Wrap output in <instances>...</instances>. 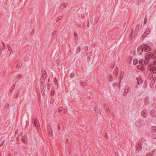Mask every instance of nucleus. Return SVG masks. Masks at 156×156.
I'll return each instance as SVG.
<instances>
[{"label":"nucleus","instance_id":"49530a36","mask_svg":"<svg viewBox=\"0 0 156 156\" xmlns=\"http://www.w3.org/2000/svg\"><path fill=\"white\" fill-rule=\"evenodd\" d=\"M153 64L154 65L156 64V60L154 61L153 63Z\"/></svg>","mask_w":156,"mask_h":156},{"label":"nucleus","instance_id":"e433bc0d","mask_svg":"<svg viewBox=\"0 0 156 156\" xmlns=\"http://www.w3.org/2000/svg\"><path fill=\"white\" fill-rule=\"evenodd\" d=\"M106 110L108 112H109V108L108 107H105Z\"/></svg>","mask_w":156,"mask_h":156},{"label":"nucleus","instance_id":"de8ad7c7","mask_svg":"<svg viewBox=\"0 0 156 156\" xmlns=\"http://www.w3.org/2000/svg\"><path fill=\"white\" fill-rule=\"evenodd\" d=\"M68 142H69V140H68V139H66V143H68Z\"/></svg>","mask_w":156,"mask_h":156},{"label":"nucleus","instance_id":"4d7b16f0","mask_svg":"<svg viewBox=\"0 0 156 156\" xmlns=\"http://www.w3.org/2000/svg\"><path fill=\"white\" fill-rule=\"evenodd\" d=\"M136 88H138V86L137 85L136 86Z\"/></svg>","mask_w":156,"mask_h":156},{"label":"nucleus","instance_id":"09e8293b","mask_svg":"<svg viewBox=\"0 0 156 156\" xmlns=\"http://www.w3.org/2000/svg\"><path fill=\"white\" fill-rule=\"evenodd\" d=\"M15 133L16 134H17V133H18V130H16V131H15Z\"/></svg>","mask_w":156,"mask_h":156},{"label":"nucleus","instance_id":"2eb2a0df","mask_svg":"<svg viewBox=\"0 0 156 156\" xmlns=\"http://www.w3.org/2000/svg\"><path fill=\"white\" fill-rule=\"evenodd\" d=\"M155 150H153L148 154H147L146 156H153L154 154Z\"/></svg>","mask_w":156,"mask_h":156},{"label":"nucleus","instance_id":"13d9d810","mask_svg":"<svg viewBox=\"0 0 156 156\" xmlns=\"http://www.w3.org/2000/svg\"><path fill=\"white\" fill-rule=\"evenodd\" d=\"M1 155V153L0 152V156Z\"/></svg>","mask_w":156,"mask_h":156},{"label":"nucleus","instance_id":"6e6552de","mask_svg":"<svg viewBox=\"0 0 156 156\" xmlns=\"http://www.w3.org/2000/svg\"><path fill=\"white\" fill-rule=\"evenodd\" d=\"M145 142L146 140L143 137H141L140 139L138 144L139 145L142 146V145H143V144Z\"/></svg>","mask_w":156,"mask_h":156},{"label":"nucleus","instance_id":"a211bd4d","mask_svg":"<svg viewBox=\"0 0 156 156\" xmlns=\"http://www.w3.org/2000/svg\"><path fill=\"white\" fill-rule=\"evenodd\" d=\"M66 7L65 4L64 3H62L61 5L60 8L61 9H63L65 8Z\"/></svg>","mask_w":156,"mask_h":156},{"label":"nucleus","instance_id":"bf43d9fd","mask_svg":"<svg viewBox=\"0 0 156 156\" xmlns=\"http://www.w3.org/2000/svg\"><path fill=\"white\" fill-rule=\"evenodd\" d=\"M154 138H155V139H156V137H154Z\"/></svg>","mask_w":156,"mask_h":156},{"label":"nucleus","instance_id":"5701e85b","mask_svg":"<svg viewBox=\"0 0 156 156\" xmlns=\"http://www.w3.org/2000/svg\"><path fill=\"white\" fill-rule=\"evenodd\" d=\"M80 51V47H78L77 48L76 50V52L77 53H79Z\"/></svg>","mask_w":156,"mask_h":156},{"label":"nucleus","instance_id":"6e6d98bb","mask_svg":"<svg viewBox=\"0 0 156 156\" xmlns=\"http://www.w3.org/2000/svg\"><path fill=\"white\" fill-rule=\"evenodd\" d=\"M32 32L33 33H34V31L33 30L32 31Z\"/></svg>","mask_w":156,"mask_h":156},{"label":"nucleus","instance_id":"ea45409f","mask_svg":"<svg viewBox=\"0 0 156 156\" xmlns=\"http://www.w3.org/2000/svg\"><path fill=\"white\" fill-rule=\"evenodd\" d=\"M81 84L82 85V86H83V85H84L85 83L83 82H81Z\"/></svg>","mask_w":156,"mask_h":156},{"label":"nucleus","instance_id":"2f4dec72","mask_svg":"<svg viewBox=\"0 0 156 156\" xmlns=\"http://www.w3.org/2000/svg\"><path fill=\"white\" fill-rule=\"evenodd\" d=\"M109 80L110 81H112V78L111 75L109 76Z\"/></svg>","mask_w":156,"mask_h":156},{"label":"nucleus","instance_id":"6ab92c4d","mask_svg":"<svg viewBox=\"0 0 156 156\" xmlns=\"http://www.w3.org/2000/svg\"><path fill=\"white\" fill-rule=\"evenodd\" d=\"M22 66L21 63L20 62L18 63L16 65V67L17 69H19Z\"/></svg>","mask_w":156,"mask_h":156},{"label":"nucleus","instance_id":"79ce46f5","mask_svg":"<svg viewBox=\"0 0 156 156\" xmlns=\"http://www.w3.org/2000/svg\"><path fill=\"white\" fill-rule=\"evenodd\" d=\"M50 88V86L49 84L48 85V89H49Z\"/></svg>","mask_w":156,"mask_h":156},{"label":"nucleus","instance_id":"37998d69","mask_svg":"<svg viewBox=\"0 0 156 156\" xmlns=\"http://www.w3.org/2000/svg\"><path fill=\"white\" fill-rule=\"evenodd\" d=\"M8 49H9V50L10 51H12V49H11V47H8Z\"/></svg>","mask_w":156,"mask_h":156},{"label":"nucleus","instance_id":"1a4fd4ad","mask_svg":"<svg viewBox=\"0 0 156 156\" xmlns=\"http://www.w3.org/2000/svg\"><path fill=\"white\" fill-rule=\"evenodd\" d=\"M150 97L148 96L144 98V105H147L150 102Z\"/></svg>","mask_w":156,"mask_h":156},{"label":"nucleus","instance_id":"4c0bfd02","mask_svg":"<svg viewBox=\"0 0 156 156\" xmlns=\"http://www.w3.org/2000/svg\"><path fill=\"white\" fill-rule=\"evenodd\" d=\"M74 36L75 39H77V35L76 34H74Z\"/></svg>","mask_w":156,"mask_h":156},{"label":"nucleus","instance_id":"58836bf2","mask_svg":"<svg viewBox=\"0 0 156 156\" xmlns=\"http://www.w3.org/2000/svg\"><path fill=\"white\" fill-rule=\"evenodd\" d=\"M56 31H54V32L52 33V35H55V34H56Z\"/></svg>","mask_w":156,"mask_h":156},{"label":"nucleus","instance_id":"aec40b11","mask_svg":"<svg viewBox=\"0 0 156 156\" xmlns=\"http://www.w3.org/2000/svg\"><path fill=\"white\" fill-rule=\"evenodd\" d=\"M138 60L136 59H134L133 60V63L134 65H136L137 63Z\"/></svg>","mask_w":156,"mask_h":156},{"label":"nucleus","instance_id":"f257e3e1","mask_svg":"<svg viewBox=\"0 0 156 156\" xmlns=\"http://www.w3.org/2000/svg\"><path fill=\"white\" fill-rule=\"evenodd\" d=\"M151 48L147 44H143L139 46L137 48L138 53L139 55H141L144 51L146 52L151 50Z\"/></svg>","mask_w":156,"mask_h":156},{"label":"nucleus","instance_id":"72a5a7b5","mask_svg":"<svg viewBox=\"0 0 156 156\" xmlns=\"http://www.w3.org/2000/svg\"><path fill=\"white\" fill-rule=\"evenodd\" d=\"M29 123V122L28 121H26V124L25 126V128H26L28 126Z\"/></svg>","mask_w":156,"mask_h":156},{"label":"nucleus","instance_id":"603ef678","mask_svg":"<svg viewBox=\"0 0 156 156\" xmlns=\"http://www.w3.org/2000/svg\"><path fill=\"white\" fill-rule=\"evenodd\" d=\"M89 22H88L87 23V27H89Z\"/></svg>","mask_w":156,"mask_h":156},{"label":"nucleus","instance_id":"f8f14e48","mask_svg":"<svg viewBox=\"0 0 156 156\" xmlns=\"http://www.w3.org/2000/svg\"><path fill=\"white\" fill-rule=\"evenodd\" d=\"M150 114L152 117H156V111L155 110H152L150 112Z\"/></svg>","mask_w":156,"mask_h":156},{"label":"nucleus","instance_id":"412c9836","mask_svg":"<svg viewBox=\"0 0 156 156\" xmlns=\"http://www.w3.org/2000/svg\"><path fill=\"white\" fill-rule=\"evenodd\" d=\"M137 68L138 69L140 70H143L144 69L143 68V67L140 66L138 65L137 66Z\"/></svg>","mask_w":156,"mask_h":156},{"label":"nucleus","instance_id":"c85d7f7f","mask_svg":"<svg viewBox=\"0 0 156 156\" xmlns=\"http://www.w3.org/2000/svg\"><path fill=\"white\" fill-rule=\"evenodd\" d=\"M62 107H59L58 109V112L59 113L60 112H61V111H62Z\"/></svg>","mask_w":156,"mask_h":156},{"label":"nucleus","instance_id":"ddd939ff","mask_svg":"<svg viewBox=\"0 0 156 156\" xmlns=\"http://www.w3.org/2000/svg\"><path fill=\"white\" fill-rule=\"evenodd\" d=\"M47 128H48V132L49 133V136H51L52 135V131L50 129V126H47Z\"/></svg>","mask_w":156,"mask_h":156},{"label":"nucleus","instance_id":"4be33fe9","mask_svg":"<svg viewBox=\"0 0 156 156\" xmlns=\"http://www.w3.org/2000/svg\"><path fill=\"white\" fill-rule=\"evenodd\" d=\"M149 60L145 59L144 61V64L146 66H147L148 65Z\"/></svg>","mask_w":156,"mask_h":156},{"label":"nucleus","instance_id":"680f3d73","mask_svg":"<svg viewBox=\"0 0 156 156\" xmlns=\"http://www.w3.org/2000/svg\"><path fill=\"white\" fill-rule=\"evenodd\" d=\"M132 60V58H131V61Z\"/></svg>","mask_w":156,"mask_h":156},{"label":"nucleus","instance_id":"a18cd8bd","mask_svg":"<svg viewBox=\"0 0 156 156\" xmlns=\"http://www.w3.org/2000/svg\"><path fill=\"white\" fill-rule=\"evenodd\" d=\"M62 18V16H59L58 18V20H59L61 19Z\"/></svg>","mask_w":156,"mask_h":156},{"label":"nucleus","instance_id":"a19ab883","mask_svg":"<svg viewBox=\"0 0 156 156\" xmlns=\"http://www.w3.org/2000/svg\"><path fill=\"white\" fill-rule=\"evenodd\" d=\"M77 26L79 27H81V25L80 23H78L77 24Z\"/></svg>","mask_w":156,"mask_h":156},{"label":"nucleus","instance_id":"9d476101","mask_svg":"<svg viewBox=\"0 0 156 156\" xmlns=\"http://www.w3.org/2000/svg\"><path fill=\"white\" fill-rule=\"evenodd\" d=\"M42 78L44 80L46 79L47 77L46 73L45 70L43 69L42 70Z\"/></svg>","mask_w":156,"mask_h":156},{"label":"nucleus","instance_id":"7ed1b4c3","mask_svg":"<svg viewBox=\"0 0 156 156\" xmlns=\"http://www.w3.org/2000/svg\"><path fill=\"white\" fill-rule=\"evenodd\" d=\"M34 126L37 129V131L39 133L40 130L41 129L40 128V125L38 119H34Z\"/></svg>","mask_w":156,"mask_h":156},{"label":"nucleus","instance_id":"bb28decb","mask_svg":"<svg viewBox=\"0 0 156 156\" xmlns=\"http://www.w3.org/2000/svg\"><path fill=\"white\" fill-rule=\"evenodd\" d=\"M151 129L153 131H154L155 132H156V127L153 126L152 127Z\"/></svg>","mask_w":156,"mask_h":156},{"label":"nucleus","instance_id":"f03ea898","mask_svg":"<svg viewBox=\"0 0 156 156\" xmlns=\"http://www.w3.org/2000/svg\"><path fill=\"white\" fill-rule=\"evenodd\" d=\"M156 57L155 54H153L152 53L148 52L145 55V59L149 60L150 58L155 59Z\"/></svg>","mask_w":156,"mask_h":156},{"label":"nucleus","instance_id":"c9c22d12","mask_svg":"<svg viewBox=\"0 0 156 156\" xmlns=\"http://www.w3.org/2000/svg\"><path fill=\"white\" fill-rule=\"evenodd\" d=\"M147 35L146 34H145V33H144L142 35V37L144 38Z\"/></svg>","mask_w":156,"mask_h":156},{"label":"nucleus","instance_id":"20e7f679","mask_svg":"<svg viewBox=\"0 0 156 156\" xmlns=\"http://www.w3.org/2000/svg\"><path fill=\"white\" fill-rule=\"evenodd\" d=\"M145 124L144 121V120L137 121L135 123V125L138 127H140L144 125Z\"/></svg>","mask_w":156,"mask_h":156},{"label":"nucleus","instance_id":"3c124183","mask_svg":"<svg viewBox=\"0 0 156 156\" xmlns=\"http://www.w3.org/2000/svg\"><path fill=\"white\" fill-rule=\"evenodd\" d=\"M3 145V144H0V147Z\"/></svg>","mask_w":156,"mask_h":156},{"label":"nucleus","instance_id":"5fc2aeb1","mask_svg":"<svg viewBox=\"0 0 156 156\" xmlns=\"http://www.w3.org/2000/svg\"><path fill=\"white\" fill-rule=\"evenodd\" d=\"M60 128V127L59 126V125H58V129L59 130Z\"/></svg>","mask_w":156,"mask_h":156},{"label":"nucleus","instance_id":"dca6fc26","mask_svg":"<svg viewBox=\"0 0 156 156\" xmlns=\"http://www.w3.org/2000/svg\"><path fill=\"white\" fill-rule=\"evenodd\" d=\"M27 140V138L25 136H23L21 140L24 143H25Z\"/></svg>","mask_w":156,"mask_h":156},{"label":"nucleus","instance_id":"39448f33","mask_svg":"<svg viewBox=\"0 0 156 156\" xmlns=\"http://www.w3.org/2000/svg\"><path fill=\"white\" fill-rule=\"evenodd\" d=\"M147 69L153 73H156V66H149L148 67Z\"/></svg>","mask_w":156,"mask_h":156},{"label":"nucleus","instance_id":"9b49d317","mask_svg":"<svg viewBox=\"0 0 156 156\" xmlns=\"http://www.w3.org/2000/svg\"><path fill=\"white\" fill-rule=\"evenodd\" d=\"M136 80L137 82V83L138 85H140L142 84L143 82V80L141 78L140 76H139L138 78H136Z\"/></svg>","mask_w":156,"mask_h":156},{"label":"nucleus","instance_id":"b1692460","mask_svg":"<svg viewBox=\"0 0 156 156\" xmlns=\"http://www.w3.org/2000/svg\"><path fill=\"white\" fill-rule=\"evenodd\" d=\"M94 111H95V113L97 114L99 112L98 108L96 107H95V108H94Z\"/></svg>","mask_w":156,"mask_h":156},{"label":"nucleus","instance_id":"f3484780","mask_svg":"<svg viewBox=\"0 0 156 156\" xmlns=\"http://www.w3.org/2000/svg\"><path fill=\"white\" fill-rule=\"evenodd\" d=\"M150 30H151V29L150 28H147L146 30H145V32H144V33H145V34H147V35L149 33H150Z\"/></svg>","mask_w":156,"mask_h":156},{"label":"nucleus","instance_id":"423d86ee","mask_svg":"<svg viewBox=\"0 0 156 156\" xmlns=\"http://www.w3.org/2000/svg\"><path fill=\"white\" fill-rule=\"evenodd\" d=\"M130 89V87L129 86H126L125 87L123 95L126 96L127 95L129 92V90Z\"/></svg>","mask_w":156,"mask_h":156},{"label":"nucleus","instance_id":"a878e982","mask_svg":"<svg viewBox=\"0 0 156 156\" xmlns=\"http://www.w3.org/2000/svg\"><path fill=\"white\" fill-rule=\"evenodd\" d=\"M22 75L21 74H18L16 76L19 79H21L22 77Z\"/></svg>","mask_w":156,"mask_h":156},{"label":"nucleus","instance_id":"4468645a","mask_svg":"<svg viewBox=\"0 0 156 156\" xmlns=\"http://www.w3.org/2000/svg\"><path fill=\"white\" fill-rule=\"evenodd\" d=\"M142 149V146L138 144L136 146V151H141Z\"/></svg>","mask_w":156,"mask_h":156},{"label":"nucleus","instance_id":"c756f323","mask_svg":"<svg viewBox=\"0 0 156 156\" xmlns=\"http://www.w3.org/2000/svg\"><path fill=\"white\" fill-rule=\"evenodd\" d=\"M147 81H145L144 84V86L146 88L147 86Z\"/></svg>","mask_w":156,"mask_h":156},{"label":"nucleus","instance_id":"0eeeda50","mask_svg":"<svg viewBox=\"0 0 156 156\" xmlns=\"http://www.w3.org/2000/svg\"><path fill=\"white\" fill-rule=\"evenodd\" d=\"M147 112L146 110H143L141 112V115L143 118H145L147 115Z\"/></svg>","mask_w":156,"mask_h":156},{"label":"nucleus","instance_id":"cd10ccee","mask_svg":"<svg viewBox=\"0 0 156 156\" xmlns=\"http://www.w3.org/2000/svg\"><path fill=\"white\" fill-rule=\"evenodd\" d=\"M143 62V60L142 59H140L139 60V63L140 64H142Z\"/></svg>","mask_w":156,"mask_h":156},{"label":"nucleus","instance_id":"f704fd0d","mask_svg":"<svg viewBox=\"0 0 156 156\" xmlns=\"http://www.w3.org/2000/svg\"><path fill=\"white\" fill-rule=\"evenodd\" d=\"M54 93H55V91H52L51 92V95H54Z\"/></svg>","mask_w":156,"mask_h":156},{"label":"nucleus","instance_id":"c03bdc74","mask_svg":"<svg viewBox=\"0 0 156 156\" xmlns=\"http://www.w3.org/2000/svg\"><path fill=\"white\" fill-rule=\"evenodd\" d=\"M105 137L106 139H108L109 137L107 135H106L105 136Z\"/></svg>","mask_w":156,"mask_h":156},{"label":"nucleus","instance_id":"393cba45","mask_svg":"<svg viewBox=\"0 0 156 156\" xmlns=\"http://www.w3.org/2000/svg\"><path fill=\"white\" fill-rule=\"evenodd\" d=\"M75 75L74 73H70V77L71 78H73Z\"/></svg>","mask_w":156,"mask_h":156},{"label":"nucleus","instance_id":"052dcab7","mask_svg":"<svg viewBox=\"0 0 156 156\" xmlns=\"http://www.w3.org/2000/svg\"><path fill=\"white\" fill-rule=\"evenodd\" d=\"M113 85L114 86V84H114V83H113Z\"/></svg>","mask_w":156,"mask_h":156},{"label":"nucleus","instance_id":"473e14b6","mask_svg":"<svg viewBox=\"0 0 156 156\" xmlns=\"http://www.w3.org/2000/svg\"><path fill=\"white\" fill-rule=\"evenodd\" d=\"M54 82H55V85H56L58 84V83L57 82V80L55 78Z\"/></svg>","mask_w":156,"mask_h":156},{"label":"nucleus","instance_id":"864d4df0","mask_svg":"<svg viewBox=\"0 0 156 156\" xmlns=\"http://www.w3.org/2000/svg\"><path fill=\"white\" fill-rule=\"evenodd\" d=\"M2 43L3 45L4 46H5V44H4V43L3 42H2Z\"/></svg>","mask_w":156,"mask_h":156},{"label":"nucleus","instance_id":"8fccbe9b","mask_svg":"<svg viewBox=\"0 0 156 156\" xmlns=\"http://www.w3.org/2000/svg\"><path fill=\"white\" fill-rule=\"evenodd\" d=\"M4 142H5L4 140H3V141L1 143V144H3H3H4Z\"/></svg>","mask_w":156,"mask_h":156},{"label":"nucleus","instance_id":"7c9ffc66","mask_svg":"<svg viewBox=\"0 0 156 156\" xmlns=\"http://www.w3.org/2000/svg\"><path fill=\"white\" fill-rule=\"evenodd\" d=\"M147 16H146V17L144 19V24H145L147 22Z\"/></svg>","mask_w":156,"mask_h":156}]
</instances>
